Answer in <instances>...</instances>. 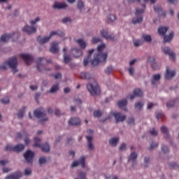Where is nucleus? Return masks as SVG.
Instances as JSON below:
<instances>
[{"mask_svg":"<svg viewBox=\"0 0 179 179\" xmlns=\"http://www.w3.org/2000/svg\"><path fill=\"white\" fill-rule=\"evenodd\" d=\"M106 48L105 44L98 46L97 53L94 55V59L91 60L92 66H97L100 62H104L107 59V53H103V50Z\"/></svg>","mask_w":179,"mask_h":179,"instance_id":"obj_1","label":"nucleus"},{"mask_svg":"<svg viewBox=\"0 0 179 179\" xmlns=\"http://www.w3.org/2000/svg\"><path fill=\"white\" fill-rule=\"evenodd\" d=\"M6 65L12 69L13 73L17 72V59L15 57H10L8 61L4 62V64L0 66V69L5 71L6 69Z\"/></svg>","mask_w":179,"mask_h":179,"instance_id":"obj_2","label":"nucleus"},{"mask_svg":"<svg viewBox=\"0 0 179 179\" xmlns=\"http://www.w3.org/2000/svg\"><path fill=\"white\" fill-rule=\"evenodd\" d=\"M52 36H59V37H64L65 36V34L61 31H53L50 33L49 36H45L43 38H41V36H38L36 38V40L40 44H44L45 43H48V41H50V38H51Z\"/></svg>","mask_w":179,"mask_h":179,"instance_id":"obj_3","label":"nucleus"},{"mask_svg":"<svg viewBox=\"0 0 179 179\" xmlns=\"http://www.w3.org/2000/svg\"><path fill=\"white\" fill-rule=\"evenodd\" d=\"M167 30H169V28L166 27H159L158 28V34H159V36H164V43H170V41H171L174 37V32L173 31L171 32L169 35L166 36Z\"/></svg>","mask_w":179,"mask_h":179,"instance_id":"obj_4","label":"nucleus"},{"mask_svg":"<svg viewBox=\"0 0 179 179\" xmlns=\"http://www.w3.org/2000/svg\"><path fill=\"white\" fill-rule=\"evenodd\" d=\"M87 89L92 96L100 94V87H99V85L96 81H94V84L90 83L87 85Z\"/></svg>","mask_w":179,"mask_h":179,"instance_id":"obj_5","label":"nucleus"},{"mask_svg":"<svg viewBox=\"0 0 179 179\" xmlns=\"http://www.w3.org/2000/svg\"><path fill=\"white\" fill-rule=\"evenodd\" d=\"M52 61L51 60H46L45 58L44 57H39L38 59V61L36 62L37 63V71L38 72H43V71H50V69H47L44 66L45 64H51Z\"/></svg>","mask_w":179,"mask_h":179,"instance_id":"obj_6","label":"nucleus"},{"mask_svg":"<svg viewBox=\"0 0 179 179\" xmlns=\"http://www.w3.org/2000/svg\"><path fill=\"white\" fill-rule=\"evenodd\" d=\"M12 40V41H16L17 38H19V33H13L11 34H5L2 35L0 38V43H6L7 41H9V40Z\"/></svg>","mask_w":179,"mask_h":179,"instance_id":"obj_7","label":"nucleus"},{"mask_svg":"<svg viewBox=\"0 0 179 179\" xmlns=\"http://www.w3.org/2000/svg\"><path fill=\"white\" fill-rule=\"evenodd\" d=\"M35 143L33 145L34 148H41V150L44 152L45 153H47V152H50V145L48 143H45V144H40V139L37 137L34 138Z\"/></svg>","mask_w":179,"mask_h":179,"instance_id":"obj_8","label":"nucleus"},{"mask_svg":"<svg viewBox=\"0 0 179 179\" xmlns=\"http://www.w3.org/2000/svg\"><path fill=\"white\" fill-rule=\"evenodd\" d=\"M34 115L35 117H36V118H42L40 120V122L47 121L48 120V117H45V112H44V110L42 108H39L35 110L34 112Z\"/></svg>","mask_w":179,"mask_h":179,"instance_id":"obj_9","label":"nucleus"},{"mask_svg":"<svg viewBox=\"0 0 179 179\" xmlns=\"http://www.w3.org/2000/svg\"><path fill=\"white\" fill-rule=\"evenodd\" d=\"M24 145L23 144H18L15 146L11 145H7L5 148L6 152H22V150H24Z\"/></svg>","mask_w":179,"mask_h":179,"instance_id":"obj_10","label":"nucleus"},{"mask_svg":"<svg viewBox=\"0 0 179 179\" xmlns=\"http://www.w3.org/2000/svg\"><path fill=\"white\" fill-rule=\"evenodd\" d=\"M20 57L24 61L27 65H30L34 61V57L29 54H21Z\"/></svg>","mask_w":179,"mask_h":179,"instance_id":"obj_11","label":"nucleus"},{"mask_svg":"<svg viewBox=\"0 0 179 179\" xmlns=\"http://www.w3.org/2000/svg\"><path fill=\"white\" fill-rule=\"evenodd\" d=\"M24 157L27 163H33V159H34V152L31 150H27L24 154Z\"/></svg>","mask_w":179,"mask_h":179,"instance_id":"obj_12","label":"nucleus"},{"mask_svg":"<svg viewBox=\"0 0 179 179\" xmlns=\"http://www.w3.org/2000/svg\"><path fill=\"white\" fill-rule=\"evenodd\" d=\"M85 157H80L78 161H74L71 164V167H77V166L80 164L83 169H85V167H86V165L85 164Z\"/></svg>","mask_w":179,"mask_h":179,"instance_id":"obj_13","label":"nucleus"},{"mask_svg":"<svg viewBox=\"0 0 179 179\" xmlns=\"http://www.w3.org/2000/svg\"><path fill=\"white\" fill-rule=\"evenodd\" d=\"M113 115L115 116L116 122H123V121L127 120V116L121 115L120 113H113Z\"/></svg>","mask_w":179,"mask_h":179,"instance_id":"obj_14","label":"nucleus"},{"mask_svg":"<svg viewBox=\"0 0 179 179\" xmlns=\"http://www.w3.org/2000/svg\"><path fill=\"white\" fill-rule=\"evenodd\" d=\"M163 52H164L166 55H169L170 58L172 59V61H176V54L171 52L170 48L165 47L162 49Z\"/></svg>","mask_w":179,"mask_h":179,"instance_id":"obj_15","label":"nucleus"},{"mask_svg":"<svg viewBox=\"0 0 179 179\" xmlns=\"http://www.w3.org/2000/svg\"><path fill=\"white\" fill-rule=\"evenodd\" d=\"M22 31H25L27 34H33V33H36V31H37V29L34 27L26 25L22 28Z\"/></svg>","mask_w":179,"mask_h":179,"instance_id":"obj_16","label":"nucleus"},{"mask_svg":"<svg viewBox=\"0 0 179 179\" xmlns=\"http://www.w3.org/2000/svg\"><path fill=\"white\" fill-rule=\"evenodd\" d=\"M101 36L102 37H104V38H106V40H111L112 41H115V36H113V35H109L108 33L104 29L101 31Z\"/></svg>","mask_w":179,"mask_h":179,"instance_id":"obj_17","label":"nucleus"},{"mask_svg":"<svg viewBox=\"0 0 179 179\" xmlns=\"http://www.w3.org/2000/svg\"><path fill=\"white\" fill-rule=\"evenodd\" d=\"M176 76V71H170V69L166 67L165 79H171Z\"/></svg>","mask_w":179,"mask_h":179,"instance_id":"obj_18","label":"nucleus"},{"mask_svg":"<svg viewBox=\"0 0 179 179\" xmlns=\"http://www.w3.org/2000/svg\"><path fill=\"white\" fill-rule=\"evenodd\" d=\"M66 48H63V52H64V55H63V61L65 64H69V62H71V61L72 60V59L71 58V56L69 55H66Z\"/></svg>","mask_w":179,"mask_h":179,"instance_id":"obj_19","label":"nucleus"},{"mask_svg":"<svg viewBox=\"0 0 179 179\" xmlns=\"http://www.w3.org/2000/svg\"><path fill=\"white\" fill-rule=\"evenodd\" d=\"M59 51V48H58V42L52 43V45L50 47V52L52 54H57Z\"/></svg>","mask_w":179,"mask_h":179,"instance_id":"obj_20","label":"nucleus"},{"mask_svg":"<svg viewBox=\"0 0 179 179\" xmlns=\"http://www.w3.org/2000/svg\"><path fill=\"white\" fill-rule=\"evenodd\" d=\"M143 93H142V91L139 89L134 90V94L130 95V100H134L135 99V96H137V97H142Z\"/></svg>","mask_w":179,"mask_h":179,"instance_id":"obj_21","label":"nucleus"},{"mask_svg":"<svg viewBox=\"0 0 179 179\" xmlns=\"http://www.w3.org/2000/svg\"><path fill=\"white\" fill-rule=\"evenodd\" d=\"M68 5H66V3H55V4L53 5L52 8H54V9H65V8H67Z\"/></svg>","mask_w":179,"mask_h":179,"instance_id":"obj_22","label":"nucleus"},{"mask_svg":"<svg viewBox=\"0 0 179 179\" xmlns=\"http://www.w3.org/2000/svg\"><path fill=\"white\" fill-rule=\"evenodd\" d=\"M22 177V173L21 172H15L11 175H9L6 177V179H18Z\"/></svg>","mask_w":179,"mask_h":179,"instance_id":"obj_23","label":"nucleus"},{"mask_svg":"<svg viewBox=\"0 0 179 179\" xmlns=\"http://www.w3.org/2000/svg\"><path fill=\"white\" fill-rule=\"evenodd\" d=\"M80 124V120L78 117H72L69 121V125H79Z\"/></svg>","mask_w":179,"mask_h":179,"instance_id":"obj_24","label":"nucleus"},{"mask_svg":"<svg viewBox=\"0 0 179 179\" xmlns=\"http://www.w3.org/2000/svg\"><path fill=\"white\" fill-rule=\"evenodd\" d=\"M154 10L155 12H157V13H159V14L162 13L160 15V16H164V17H166V11H163V10L162 9V6H154Z\"/></svg>","mask_w":179,"mask_h":179,"instance_id":"obj_25","label":"nucleus"},{"mask_svg":"<svg viewBox=\"0 0 179 179\" xmlns=\"http://www.w3.org/2000/svg\"><path fill=\"white\" fill-rule=\"evenodd\" d=\"M159 80H160V74H155L152 76L151 83L153 86H156V84Z\"/></svg>","mask_w":179,"mask_h":179,"instance_id":"obj_26","label":"nucleus"},{"mask_svg":"<svg viewBox=\"0 0 179 179\" xmlns=\"http://www.w3.org/2000/svg\"><path fill=\"white\" fill-rule=\"evenodd\" d=\"M73 52L74 54L75 58H79V57H81V55H83V53L82 52V50H80L78 48L73 49Z\"/></svg>","mask_w":179,"mask_h":179,"instance_id":"obj_27","label":"nucleus"},{"mask_svg":"<svg viewBox=\"0 0 179 179\" xmlns=\"http://www.w3.org/2000/svg\"><path fill=\"white\" fill-rule=\"evenodd\" d=\"M86 138H87V143H88V148L90 149V150H93V149H94V146H93V143H92L93 137L89 136H86Z\"/></svg>","mask_w":179,"mask_h":179,"instance_id":"obj_28","label":"nucleus"},{"mask_svg":"<svg viewBox=\"0 0 179 179\" xmlns=\"http://www.w3.org/2000/svg\"><path fill=\"white\" fill-rule=\"evenodd\" d=\"M127 104H128V101H127V99H122L117 102V106L119 108H124V107H125Z\"/></svg>","mask_w":179,"mask_h":179,"instance_id":"obj_29","label":"nucleus"},{"mask_svg":"<svg viewBox=\"0 0 179 179\" xmlns=\"http://www.w3.org/2000/svg\"><path fill=\"white\" fill-rule=\"evenodd\" d=\"M138 157V154H136L135 152H133L130 154L128 158V162H134L135 159Z\"/></svg>","mask_w":179,"mask_h":179,"instance_id":"obj_30","label":"nucleus"},{"mask_svg":"<svg viewBox=\"0 0 179 179\" xmlns=\"http://www.w3.org/2000/svg\"><path fill=\"white\" fill-rule=\"evenodd\" d=\"M118 141H120V138H112L109 140V143L112 146H117V143H118Z\"/></svg>","mask_w":179,"mask_h":179,"instance_id":"obj_31","label":"nucleus"},{"mask_svg":"<svg viewBox=\"0 0 179 179\" xmlns=\"http://www.w3.org/2000/svg\"><path fill=\"white\" fill-rule=\"evenodd\" d=\"M76 43H78L80 45V48H83V50L86 48V43H85V41H83V39H77Z\"/></svg>","mask_w":179,"mask_h":179,"instance_id":"obj_32","label":"nucleus"},{"mask_svg":"<svg viewBox=\"0 0 179 179\" xmlns=\"http://www.w3.org/2000/svg\"><path fill=\"white\" fill-rule=\"evenodd\" d=\"M148 62H150V64H152V66L153 68V69H157V67H156V62H155V57H150L148 58Z\"/></svg>","mask_w":179,"mask_h":179,"instance_id":"obj_33","label":"nucleus"},{"mask_svg":"<svg viewBox=\"0 0 179 179\" xmlns=\"http://www.w3.org/2000/svg\"><path fill=\"white\" fill-rule=\"evenodd\" d=\"M24 110H26V107H22L21 108V110H19V112L17 115L18 118H23V117L24 115Z\"/></svg>","mask_w":179,"mask_h":179,"instance_id":"obj_34","label":"nucleus"},{"mask_svg":"<svg viewBox=\"0 0 179 179\" xmlns=\"http://www.w3.org/2000/svg\"><path fill=\"white\" fill-rule=\"evenodd\" d=\"M80 79H90V75L89 73L82 72L80 74Z\"/></svg>","mask_w":179,"mask_h":179,"instance_id":"obj_35","label":"nucleus"},{"mask_svg":"<svg viewBox=\"0 0 179 179\" xmlns=\"http://www.w3.org/2000/svg\"><path fill=\"white\" fill-rule=\"evenodd\" d=\"M59 85L58 84L53 85L50 90V93H55V92H58L59 89Z\"/></svg>","mask_w":179,"mask_h":179,"instance_id":"obj_36","label":"nucleus"},{"mask_svg":"<svg viewBox=\"0 0 179 179\" xmlns=\"http://www.w3.org/2000/svg\"><path fill=\"white\" fill-rule=\"evenodd\" d=\"M142 20H143V18H142V17H138L136 19L133 18L132 23L133 24H136V23H141Z\"/></svg>","mask_w":179,"mask_h":179,"instance_id":"obj_37","label":"nucleus"},{"mask_svg":"<svg viewBox=\"0 0 179 179\" xmlns=\"http://www.w3.org/2000/svg\"><path fill=\"white\" fill-rule=\"evenodd\" d=\"M161 131L164 135H166V136H169V129H167V127L162 126L161 127Z\"/></svg>","mask_w":179,"mask_h":179,"instance_id":"obj_38","label":"nucleus"},{"mask_svg":"<svg viewBox=\"0 0 179 179\" xmlns=\"http://www.w3.org/2000/svg\"><path fill=\"white\" fill-rule=\"evenodd\" d=\"M77 8L79 10H82L85 8V5L82 1H78L77 3Z\"/></svg>","mask_w":179,"mask_h":179,"instance_id":"obj_39","label":"nucleus"},{"mask_svg":"<svg viewBox=\"0 0 179 179\" xmlns=\"http://www.w3.org/2000/svg\"><path fill=\"white\" fill-rule=\"evenodd\" d=\"M143 107V102L142 101H138L135 104V108L137 110H141Z\"/></svg>","mask_w":179,"mask_h":179,"instance_id":"obj_40","label":"nucleus"},{"mask_svg":"<svg viewBox=\"0 0 179 179\" xmlns=\"http://www.w3.org/2000/svg\"><path fill=\"white\" fill-rule=\"evenodd\" d=\"M93 114H94V117L99 118V117H101L103 113H101V110H97L94 111Z\"/></svg>","mask_w":179,"mask_h":179,"instance_id":"obj_41","label":"nucleus"},{"mask_svg":"<svg viewBox=\"0 0 179 179\" xmlns=\"http://www.w3.org/2000/svg\"><path fill=\"white\" fill-rule=\"evenodd\" d=\"M143 38L147 43H150L152 41V37L149 35H143Z\"/></svg>","mask_w":179,"mask_h":179,"instance_id":"obj_42","label":"nucleus"},{"mask_svg":"<svg viewBox=\"0 0 179 179\" xmlns=\"http://www.w3.org/2000/svg\"><path fill=\"white\" fill-rule=\"evenodd\" d=\"M176 106V101H171L168 103H166V107L168 108H171V107H174Z\"/></svg>","mask_w":179,"mask_h":179,"instance_id":"obj_43","label":"nucleus"},{"mask_svg":"<svg viewBox=\"0 0 179 179\" xmlns=\"http://www.w3.org/2000/svg\"><path fill=\"white\" fill-rule=\"evenodd\" d=\"M145 12V9H139L138 8H136V16H138V15H141V13H143Z\"/></svg>","mask_w":179,"mask_h":179,"instance_id":"obj_44","label":"nucleus"},{"mask_svg":"<svg viewBox=\"0 0 179 179\" xmlns=\"http://www.w3.org/2000/svg\"><path fill=\"white\" fill-rule=\"evenodd\" d=\"M100 41H101L100 38L94 37V38H92V44H97V43H100Z\"/></svg>","mask_w":179,"mask_h":179,"instance_id":"obj_45","label":"nucleus"},{"mask_svg":"<svg viewBox=\"0 0 179 179\" xmlns=\"http://www.w3.org/2000/svg\"><path fill=\"white\" fill-rule=\"evenodd\" d=\"M134 47H139V45H142V41L139 40H136L134 42Z\"/></svg>","mask_w":179,"mask_h":179,"instance_id":"obj_46","label":"nucleus"},{"mask_svg":"<svg viewBox=\"0 0 179 179\" xmlns=\"http://www.w3.org/2000/svg\"><path fill=\"white\" fill-rule=\"evenodd\" d=\"M1 101L3 104H8L9 103V98L5 97L1 99Z\"/></svg>","mask_w":179,"mask_h":179,"instance_id":"obj_47","label":"nucleus"},{"mask_svg":"<svg viewBox=\"0 0 179 179\" xmlns=\"http://www.w3.org/2000/svg\"><path fill=\"white\" fill-rule=\"evenodd\" d=\"M47 163V159L45 157H41L39 159V164H45Z\"/></svg>","mask_w":179,"mask_h":179,"instance_id":"obj_48","label":"nucleus"},{"mask_svg":"<svg viewBox=\"0 0 179 179\" xmlns=\"http://www.w3.org/2000/svg\"><path fill=\"white\" fill-rule=\"evenodd\" d=\"M108 20L109 22H114L115 20V15H110L108 17Z\"/></svg>","mask_w":179,"mask_h":179,"instance_id":"obj_49","label":"nucleus"},{"mask_svg":"<svg viewBox=\"0 0 179 179\" xmlns=\"http://www.w3.org/2000/svg\"><path fill=\"white\" fill-rule=\"evenodd\" d=\"M169 166L171 169H178V164H176V162H171Z\"/></svg>","mask_w":179,"mask_h":179,"instance_id":"obj_50","label":"nucleus"},{"mask_svg":"<svg viewBox=\"0 0 179 179\" xmlns=\"http://www.w3.org/2000/svg\"><path fill=\"white\" fill-rule=\"evenodd\" d=\"M37 22H40V17H37L35 20L30 21L31 26H34Z\"/></svg>","mask_w":179,"mask_h":179,"instance_id":"obj_51","label":"nucleus"},{"mask_svg":"<svg viewBox=\"0 0 179 179\" xmlns=\"http://www.w3.org/2000/svg\"><path fill=\"white\" fill-rule=\"evenodd\" d=\"M106 73H108V75H110V72H113V67L112 66H108L105 70Z\"/></svg>","mask_w":179,"mask_h":179,"instance_id":"obj_52","label":"nucleus"},{"mask_svg":"<svg viewBox=\"0 0 179 179\" xmlns=\"http://www.w3.org/2000/svg\"><path fill=\"white\" fill-rule=\"evenodd\" d=\"M158 145H159V144H157V143H152V144H150V148H149V150H153V149H155V148H157Z\"/></svg>","mask_w":179,"mask_h":179,"instance_id":"obj_53","label":"nucleus"},{"mask_svg":"<svg viewBox=\"0 0 179 179\" xmlns=\"http://www.w3.org/2000/svg\"><path fill=\"white\" fill-rule=\"evenodd\" d=\"M90 59V58H89L87 57L84 59V60H83L84 66H87V65H88Z\"/></svg>","mask_w":179,"mask_h":179,"instance_id":"obj_54","label":"nucleus"},{"mask_svg":"<svg viewBox=\"0 0 179 179\" xmlns=\"http://www.w3.org/2000/svg\"><path fill=\"white\" fill-rule=\"evenodd\" d=\"M162 152H163V153H167V152H169V148L166 145H163L162 147Z\"/></svg>","mask_w":179,"mask_h":179,"instance_id":"obj_55","label":"nucleus"},{"mask_svg":"<svg viewBox=\"0 0 179 179\" xmlns=\"http://www.w3.org/2000/svg\"><path fill=\"white\" fill-rule=\"evenodd\" d=\"M78 177L80 179H86V173L80 172Z\"/></svg>","mask_w":179,"mask_h":179,"instance_id":"obj_56","label":"nucleus"},{"mask_svg":"<svg viewBox=\"0 0 179 179\" xmlns=\"http://www.w3.org/2000/svg\"><path fill=\"white\" fill-rule=\"evenodd\" d=\"M24 174H25V176H30L31 174V169H26L24 170Z\"/></svg>","mask_w":179,"mask_h":179,"instance_id":"obj_57","label":"nucleus"},{"mask_svg":"<svg viewBox=\"0 0 179 179\" xmlns=\"http://www.w3.org/2000/svg\"><path fill=\"white\" fill-rule=\"evenodd\" d=\"M150 135L152 136H157V131L155 130V129H152V130L150 131Z\"/></svg>","mask_w":179,"mask_h":179,"instance_id":"obj_58","label":"nucleus"},{"mask_svg":"<svg viewBox=\"0 0 179 179\" xmlns=\"http://www.w3.org/2000/svg\"><path fill=\"white\" fill-rule=\"evenodd\" d=\"M119 149L120 150H125V149H127V145H125V143H122Z\"/></svg>","mask_w":179,"mask_h":179,"instance_id":"obj_59","label":"nucleus"},{"mask_svg":"<svg viewBox=\"0 0 179 179\" xmlns=\"http://www.w3.org/2000/svg\"><path fill=\"white\" fill-rule=\"evenodd\" d=\"M62 23H68V22H71V18L64 17L62 20Z\"/></svg>","mask_w":179,"mask_h":179,"instance_id":"obj_60","label":"nucleus"},{"mask_svg":"<svg viewBox=\"0 0 179 179\" xmlns=\"http://www.w3.org/2000/svg\"><path fill=\"white\" fill-rule=\"evenodd\" d=\"M17 138H23V136H27V134H26V133H24V134L17 133Z\"/></svg>","mask_w":179,"mask_h":179,"instance_id":"obj_61","label":"nucleus"},{"mask_svg":"<svg viewBox=\"0 0 179 179\" xmlns=\"http://www.w3.org/2000/svg\"><path fill=\"white\" fill-rule=\"evenodd\" d=\"M62 76L59 73H57L56 74L54 75L55 79H61Z\"/></svg>","mask_w":179,"mask_h":179,"instance_id":"obj_62","label":"nucleus"},{"mask_svg":"<svg viewBox=\"0 0 179 179\" xmlns=\"http://www.w3.org/2000/svg\"><path fill=\"white\" fill-rule=\"evenodd\" d=\"M134 72H135V70H134V68H132V67L129 68V75H131V76L134 75Z\"/></svg>","mask_w":179,"mask_h":179,"instance_id":"obj_63","label":"nucleus"},{"mask_svg":"<svg viewBox=\"0 0 179 179\" xmlns=\"http://www.w3.org/2000/svg\"><path fill=\"white\" fill-rule=\"evenodd\" d=\"M0 164L1 166H5V164H8V160H6V159L1 160L0 161Z\"/></svg>","mask_w":179,"mask_h":179,"instance_id":"obj_64","label":"nucleus"}]
</instances>
